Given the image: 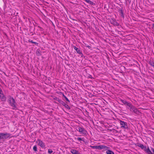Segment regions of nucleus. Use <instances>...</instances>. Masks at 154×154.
Segmentation results:
<instances>
[{"label":"nucleus","instance_id":"nucleus-14","mask_svg":"<svg viewBox=\"0 0 154 154\" xmlns=\"http://www.w3.org/2000/svg\"><path fill=\"white\" fill-rule=\"evenodd\" d=\"M75 140H77L79 141H84V138H81L80 137H77V138H75Z\"/></svg>","mask_w":154,"mask_h":154},{"label":"nucleus","instance_id":"nucleus-20","mask_svg":"<svg viewBox=\"0 0 154 154\" xmlns=\"http://www.w3.org/2000/svg\"><path fill=\"white\" fill-rule=\"evenodd\" d=\"M121 101L125 105L128 102L126 101L123 100H121Z\"/></svg>","mask_w":154,"mask_h":154},{"label":"nucleus","instance_id":"nucleus-12","mask_svg":"<svg viewBox=\"0 0 154 154\" xmlns=\"http://www.w3.org/2000/svg\"><path fill=\"white\" fill-rule=\"evenodd\" d=\"M133 112L138 115H139L140 113L139 111L136 107L135 108Z\"/></svg>","mask_w":154,"mask_h":154},{"label":"nucleus","instance_id":"nucleus-19","mask_svg":"<svg viewBox=\"0 0 154 154\" xmlns=\"http://www.w3.org/2000/svg\"><path fill=\"white\" fill-rule=\"evenodd\" d=\"M33 149L34 150V151L35 152H36L37 151V146L36 145H35L33 146Z\"/></svg>","mask_w":154,"mask_h":154},{"label":"nucleus","instance_id":"nucleus-9","mask_svg":"<svg viewBox=\"0 0 154 154\" xmlns=\"http://www.w3.org/2000/svg\"><path fill=\"white\" fill-rule=\"evenodd\" d=\"M70 152L72 154H80L78 151L74 149H71V150Z\"/></svg>","mask_w":154,"mask_h":154},{"label":"nucleus","instance_id":"nucleus-7","mask_svg":"<svg viewBox=\"0 0 154 154\" xmlns=\"http://www.w3.org/2000/svg\"><path fill=\"white\" fill-rule=\"evenodd\" d=\"M137 146L138 147H140L142 149H144V150L146 152L147 150L149 148V147H148L147 148H146V146H144L141 143H138L137 144Z\"/></svg>","mask_w":154,"mask_h":154},{"label":"nucleus","instance_id":"nucleus-2","mask_svg":"<svg viewBox=\"0 0 154 154\" xmlns=\"http://www.w3.org/2000/svg\"><path fill=\"white\" fill-rule=\"evenodd\" d=\"M90 147L93 149H96L98 150L105 149L107 150L108 149V147L104 145H100L96 146H90Z\"/></svg>","mask_w":154,"mask_h":154},{"label":"nucleus","instance_id":"nucleus-26","mask_svg":"<svg viewBox=\"0 0 154 154\" xmlns=\"http://www.w3.org/2000/svg\"><path fill=\"white\" fill-rule=\"evenodd\" d=\"M64 97L66 101L69 102V99L65 96H64Z\"/></svg>","mask_w":154,"mask_h":154},{"label":"nucleus","instance_id":"nucleus-28","mask_svg":"<svg viewBox=\"0 0 154 154\" xmlns=\"http://www.w3.org/2000/svg\"><path fill=\"white\" fill-rule=\"evenodd\" d=\"M68 109H70L69 107V106L66 104V105L65 106Z\"/></svg>","mask_w":154,"mask_h":154},{"label":"nucleus","instance_id":"nucleus-8","mask_svg":"<svg viewBox=\"0 0 154 154\" xmlns=\"http://www.w3.org/2000/svg\"><path fill=\"white\" fill-rule=\"evenodd\" d=\"M151 150L153 152H152L151 150H150L149 148H148L147 150L146 153L148 154H154V148H152Z\"/></svg>","mask_w":154,"mask_h":154},{"label":"nucleus","instance_id":"nucleus-27","mask_svg":"<svg viewBox=\"0 0 154 154\" xmlns=\"http://www.w3.org/2000/svg\"><path fill=\"white\" fill-rule=\"evenodd\" d=\"M3 94V92L1 89H0V95Z\"/></svg>","mask_w":154,"mask_h":154},{"label":"nucleus","instance_id":"nucleus-23","mask_svg":"<svg viewBox=\"0 0 154 154\" xmlns=\"http://www.w3.org/2000/svg\"><path fill=\"white\" fill-rule=\"evenodd\" d=\"M150 65L154 68V62H150L149 63Z\"/></svg>","mask_w":154,"mask_h":154},{"label":"nucleus","instance_id":"nucleus-6","mask_svg":"<svg viewBox=\"0 0 154 154\" xmlns=\"http://www.w3.org/2000/svg\"><path fill=\"white\" fill-rule=\"evenodd\" d=\"M36 142L38 143V145L42 148H44L45 147V143L40 139H38Z\"/></svg>","mask_w":154,"mask_h":154},{"label":"nucleus","instance_id":"nucleus-16","mask_svg":"<svg viewBox=\"0 0 154 154\" xmlns=\"http://www.w3.org/2000/svg\"><path fill=\"white\" fill-rule=\"evenodd\" d=\"M135 108V107L134 106L132 105L131 106L129 109H130V111L133 112V111Z\"/></svg>","mask_w":154,"mask_h":154},{"label":"nucleus","instance_id":"nucleus-10","mask_svg":"<svg viewBox=\"0 0 154 154\" xmlns=\"http://www.w3.org/2000/svg\"><path fill=\"white\" fill-rule=\"evenodd\" d=\"M0 98H1L2 101H5L6 100V98L5 96L3 94L0 95Z\"/></svg>","mask_w":154,"mask_h":154},{"label":"nucleus","instance_id":"nucleus-30","mask_svg":"<svg viewBox=\"0 0 154 154\" xmlns=\"http://www.w3.org/2000/svg\"><path fill=\"white\" fill-rule=\"evenodd\" d=\"M87 47H88V48H90V46H88Z\"/></svg>","mask_w":154,"mask_h":154},{"label":"nucleus","instance_id":"nucleus-4","mask_svg":"<svg viewBox=\"0 0 154 154\" xmlns=\"http://www.w3.org/2000/svg\"><path fill=\"white\" fill-rule=\"evenodd\" d=\"M8 102L9 103L10 105L13 109H14L16 108L15 100L13 97L9 98L8 100Z\"/></svg>","mask_w":154,"mask_h":154},{"label":"nucleus","instance_id":"nucleus-21","mask_svg":"<svg viewBox=\"0 0 154 154\" xmlns=\"http://www.w3.org/2000/svg\"><path fill=\"white\" fill-rule=\"evenodd\" d=\"M29 42L32 43H34L36 45H37L38 44V43L36 42H33L32 41V40H29Z\"/></svg>","mask_w":154,"mask_h":154},{"label":"nucleus","instance_id":"nucleus-1","mask_svg":"<svg viewBox=\"0 0 154 154\" xmlns=\"http://www.w3.org/2000/svg\"><path fill=\"white\" fill-rule=\"evenodd\" d=\"M11 136L10 133H0V140H1L6 139L9 137Z\"/></svg>","mask_w":154,"mask_h":154},{"label":"nucleus","instance_id":"nucleus-11","mask_svg":"<svg viewBox=\"0 0 154 154\" xmlns=\"http://www.w3.org/2000/svg\"><path fill=\"white\" fill-rule=\"evenodd\" d=\"M74 49L79 54H81L82 55V51H80V50L77 48L75 46L74 47Z\"/></svg>","mask_w":154,"mask_h":154},{"label":"nucleus","instance_id":"nucleus-24","mask_svg":"<svg viewBox=\"0 0 154 154\" xmlns=\"http://www.w3.org/2000/svg\"><path fill=\"white\" fill-rule=\"evenodd\" d=\"M121 16H122L123 17H124L123 12L122 10L121 11Z\"/></svg>","mask_w":154,"mask_h":154},{"label":"nucleus","instance_id":"nucleus-15","mask_svg":"<svg viewBox=\"0 0 154 154\" xmlns=\"http://www.w3.org/2000/svg\"><path fill=\"white\" fill-rule=\"evenodd\" d=\"M106 153L107 154H114V153L113 152L110 150H107L106 151Z\"/></svg>","mask_w":154,"mask_h":154},{"label":"nucleus","instance_id":"nucleus-17","mask_svg":"<svg viewBox=\"0 0 154 154\" xmlns=\"http://www.w3.org/2000/svg\"><path fill=\"white\" fill-rule=\"evenodd\" d=\"M112 23L115 26H118L119 24L116 20L113 21L112 22Z\"/></svg>","mask_w":154,"mask_h":154},{"label":"nucleus","instance_id":"nucleus-5","mask_svg":"<svg viewBox=\"0 0 154 154\" xmlns=\"http://www.w3.org/2000/svg\"><path fill=\"white\" fill-rule=\"evenodd\" d=\"M119 122L121 128L127 130L128 129L127 122L122 120H120Z\"/></svg>","mask_w":154,"mask_h":154},{"label":"nucleus","instance_id":"nucleus-3","mask_svg":"<svg viewBox=\"0 0 154 154\" xmlns=\"http://www.w3.org/2000/svg\"><path fill=\"white\" fill-rule=\"evenodd\" d=\"M76 130L81 134H82L84 135H86L87 133V131L83 127L78 126Z\"/></svg>","mask_w":154,"mask_h":154},{"label":"nucleus","instance_id":"nucleus-25","mask_svg":"<svg viewBox=\"0 0 154 154\" xmlns=\"http://www.w3.org/2000/svg\"><path fill=\"white\" fill-rule=\"evenodd\" d=\"M61 103L64 106L66 105V104L63 101H62Z\"/></svg>","mask_w":154,"mask_h":154},{"label":"nucleus","instance_id":"nucleus-13","mask_svg":"<svg viewBox=\"0 0 154 154\" xmlns=\"http://www.w3.org/2000/svg\"><path fill=\"white\" fill-rule=\"evenodd\" d=\"M85 1L89 3L91 5H95V4L92 2L91 1L88 0H84Z\"/></svg>","mask_w":154,"mask_h":154},{"label":"nucleus","instance_id":"nucleus-29","mask_svg":"<svg viewBox=\"0 0 154 154\" xmlns=\"http://www.w3.org/2000/svg\"><path fill=\"white\" fill-rule=\"evenodd\" d=\"M152 26H153V28L154 30V24H153V25H152Z\"/></svg>","mask_w":154,"mask_h":154},{"label":"nucleus","instance_id":"nucleus-22","mask_svg":"<svg viewBox=\"0 0 154 154\" xmlns=\"http://www.w3.org/2000/svg\"><path fill=\"white\" fill-rule=\"evenodd\" d=\"M48 153H49V154H51V153H52L53 152V151L51 149H48Z\"/></svg>","mask_w":154,"mask_h":154},{"label":"nucleus","instance_id":"nucleus-18","mask_svg":"<svg viewBox=\"0 0 154 154\" xmlns=\"http://www.w3.org/2000/svg\"><path fill=\"white\" fill-rule=\"evenodd\" d=\"M125 105L128 106V109H129L130 107L132 105L130 103H129L128 102H127Z\"/></svg>","mask_w":154,"mask_h":154}]
</instances>
